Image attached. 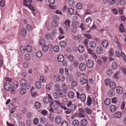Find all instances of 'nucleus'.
<instances>
[{"label":"nucleus","instance_id":"79ce46f5","mask_svg":"<svg viewBox=\"0 0 126 126\" xmlns=\"http://www.w3.org/2000/svg\"><path fill=\"white\" fill-rule=\"evenodd\" d=\"M10 108L12 110L11 112V113H14L15 111L16 108H15V106L12 104H10Z\"/></svg>","mask_w":126,"mask_h":126},{"label":"nucleus","instance_id":"6ab92c4d","mask_svg":"<svg viewBox=\"0 0 126 126\" xmlns=\"http://www.w3.org/2000/svg\"><path fill=\"white\" fill-rule=\"evenodd\" d=\"M20 84L22 86H26L27 85V81L25 79H23L21 80Z\"/></svg>","mask_w":126,"mask_h":126},{"label":"nucleus","instance_id":"a878e982","mask_svg":"<svg viewBox=\"0 0 126 126\" xmlns=\"http://www.w3.org/2000/svg\"><path fill=\"white\" fill-rule=\"evenodd\" d=\"M59 45L62 47L64 48L66 46V43L64 41H61L59 43Z\"/></svg>","mask_w":126,"mask_h":126},{"label":"nucleus","instance_id":"69168bd1","mask_svg":"<svg viewBox=\"0 0 126 126\" xmlns=\"http://www.w3.org/2000/svg\"><path fill=\"white\" fill-rule=\"evenodd\" d=\"M30 59V56L28 54H27L25 55V59L26 60H29Z\"/></svg>","mask_w":126,"mask_h":126},{"label":"nucleus","instance_id":"58836bf2","mask_svg":"<svg viewBox=\"0 0 126 126\" xmlns=\"http://www.w3.org/2000/svg\"><path fill=\"white\" fill-rule=\"evenodd\" d=\"M119 30L121 32H125V30L124 29V27L123 24H121L119 27Z\"/></svg>","mask_w":126,"mask_h":126},{"label":"nucleus","instance_id":"4d7b16f0","mask_svg":"<svg viewBox=\"0 0 126 126\" xmlns=\"http://www.w3.org/2000/svg\"><path fill=\"white\" fill-rule=\"evenodd\" d=\"M51 87L49 84H48L46 85V89L47 92H49L50 90Z\"/></svg>","mask_w":126,"mask_h":126},{"label":"nucleus","instance_id":"1a4fd4ad","mask_svg":"<svg viewBox=\"0 0 126 126\" xmlns=\"http://www.w3.org/2000/svg\"><path fill=\"white\" fill-rule=\"evenodd\" d=\"M4 87L6 90L8 91L11 90V86L9 83L6 82L5 83L4 85Z\"/></svg>","mask_w":126,"mask_h":126},{"label":"nucleus","instance_id":"052dcab7","mask_svg":"<svg viewBox=\"0 0 126 126\" xmlns=\"http://www.w3.org/2000/svg\"><path fill=\"white\" fill-rule=\"evenodd\" d=\"M23 65L24 67L25 68H27L29 65V63L27 62H24L23 64Z\"/></svg>","mask_w":126,"mask_h":126},{"label":"nucleus","instance_id":"6e6d98bb","mask_svg":"<svg viewBox=\"0 0 126 126\" xmlns=\"http://www.w3.org/2000/svg\"><path fill=\"white\" fill-rule=\"evenodd\" d=\"M68 124L66 121H63L61 123V126H68Z\"/></svg>","mask_w":126,"mask_h":126},{"label":"nucleus","instance_id":"37998d69","mask_svg":"<svg viewBox=\"0 0 126 126\" xmlns=\"http://www.w3.org/2000/svg\"><path fill=\"white\" fill-rule=\"evenodd\" d=\"M92 111L90 109L86 108L85 109V112H86L88 114H90L92 113Z\"/></svg>","mask_w":126,"mask_h":126},{"label":"nucleus","instance_id":"de8ad7c7","mask_svg":"<svg viewBox=\"0 0 126 126\" xmlns=\"http://www.w3.org/2000/svg\"><path fill=\"white\" fill-rule=\"evenodd\" d=\"M106 72L107 75L109 76L111 75L113 73L112 70L110 69H108Z\"/></svg>","mask_w":126,"mask_h":126},{"label":"nucleus","instance_id":"a19ab883","mask_svg":"<svg viewBox=\"0 0 126 126\" xmlns=\"http://www.w3.org/2000/svg\"><path fill=\"white\" fill-rule=\"evenodd\" d=\"M51 27L53 28H55L58 26V23L53 21L51 24Z\"/></svg>","mask_w":126,"mask_h":126},{"label":"nucleus","instance_id":"4468645a","mask_svg":"<svg viewBox=\"0 0 126 126\" xmlns=\"http://www.w3.org/2000/svg\"><path fill=\"white\" fill-rule=\"evenodd\" d=\"M55 122L56 123L58 124H60L62 121L61 117L59 116H56L55 119Z\"/></svg>","mask_w":126,"mask_h":126},{"label":"nucleus","instance_id":"ea45409f","mask_svg":"<svg viewBox=\"0 0 126 126\" xmlns=\"http://www.w3.org/2000/svg\"><path fill=\"white\" fill-rule=\"evenodd\" d=\"M68 13L70 15H73L74 13V10L72 8H69L68 9Z\"/></svg>","mask_w":126,"mask_h":126},{"label":"nucleus","instance_id":"b1692460","mask_svg":"<svg viewBox=\"0 0 126 126\" xmlns=\"http://www.w3.org/2000/svg\"><path fill=\"white\" fill-rule=\"evenodd\" d=\"M116 91L118 94H120L122 93L123 89L120 86H118L116 88Z\"/></svg>","mask_w":126,"mask_h":126},{"label":"nucleus","instance_id":"338daca9","mask_svg":"<svg viewBox=\"0 0 126 126\" xmlns=\"http://www.w3.org/2000/svg\"><path fill=\"white\" fill-rule=\"evenodd\" d=\"M46 42V41L44 39H41L40 42V45H45L44 44Z\"/></svg>","mask_w":126,"mask_h":126},{"label":"nucleus","instance_id":"72a5a7b5","mask_svg":"<svg viewBox=\"0 0 126 126\" xmlns=\"http://www.w3.org/2000/svg\"><path fill=\"white\" fill-rule=\"evenodd\" d=\"M104 103L105 105L109 106L110 103V100L109 98H106L105 100Z\"/></svg>","mask_w":126,"mask_h":126},{"label":"nucleus","instance_id":"f8f14e48","mask_svg":"<svg viewBox=\"0 0 126 126\" xmlns=\"http://www.w3.org/2000/svg\"><path fill=\"white\" fill-rule=\"evenodd\" d=\"M60 95L62 97H64L66 95V91L64 90H62L59 92Z\"/></svg>","mask_w":126,"mask_h":126},{"label":"nucleus","instance_id":"49530a36","mask_svg":"<svg viewBox=\"0 0 126 126\" xmlns=\"http://www.w3.org/2000/svg\"><path fill=\"white\" fill-rule=\"evenodd\" d=\"M36 55L37 57L40 58L42 56V52L41 51H38L36 54Z\"/></svg>","mask_w":126,"mask_h":126},{"label":"nucleus","instance_id":"a211bd4d","mask_svg":"<svg viewBox=\"0 0 126 126\" xmlns=\"http://www.w3.org/2000/svg\"><path fill=\"white\" fill-rule=\"evenodd\" d=\"M20 34L22 36H25L27 33V31L25 29H22L20 31Z\"/></svg>","mask_w":126,"mask_h":126},{"label":"nucleus","instance_id":"bb28decb","mask_svg":"<svg viewBox=\"0 0 126 126\" xmlns=\"http://www.w3.org/2000/svg\"><path fill=\"white\" fill-rule=\"evenodd\" d=\"M79 121L76 119L74 120L72 122V125L73 126H78L79 125Z\"/></svg>","mask_w":126,"mask_h":126},{"label":"nucleus","instance_id":"c85d7f7f","mask_svg":"<svg viewBox=\"0 0 126 126\" xmlns=\"http://www.w3.org/2000/svg\"><path fill=\"white\" fill-rule=\"evenodd\" d=\"M36 87L38 89H40L41 87V84L39 81H37L35 84Z\"/></svg>","mask_w":126,"mask_h":126},{"label":"nucleus","instance_id":"0e129e2a","mask_svg":"<svg viewBox=\"0 0 126 126\" xmlns=\"http://www.w3.org/2000/svg\"><path fill=\"white\" fill-rule=\"evenodd\" d=\"M112 102L113 103L116 104L117 102V98L116 97L112 98L111 99Z\"/></svg>","mask_w":126,"mask_h":126},{"label":"nucleus","instance_id":"f03ea898","mask_svg":"<svg viewBox=\"0 0 126 126\" xmlns=\"http://www.w3.org/2000/svg\"><path fill=\"white\" fill-rule=\"evenodd\" d=\"M77 98L78 99H80L81 101L83 102L85 101L86 99V96L84 94H80L78 92H76Z\"/></svg>","mask_w":126,"mask_h":126},{"label":"nucleus","instance_id":"7c9ffc66","mask_svg":"<svg viewBox=\"0 0 126 126\" xmlns=\"http://www.w3.org/2000/svg\"><path fill=\"white\" fill-rule=\"evenodd\" d=\"M118 66V65L115 62H113L111 65V68L113 69H116Z\"/></svg>","mask_w":126,"mask_h":126},{"label":"nucleus","instance_id":"0eeeda50","mask_svg":"<svg viewBox=\"0 0 126 126\" xmlns=\"http://www.w3.org/2000/svg\"><path fill=\"white\" fill-rule=\"evenodd\" d=\"M70 20L69 19L67 20L64 22V28H66V29L67 30H68L67 29L69 28L70 27Z\"/></svg>","mask_w":126,"mask_h":126},{"label":"nucleus","instance_id":"13d9d810","mask_svg":"<svg viewBox=\"0 0 126 126\" xmlns=\"http://www.w3.org/2000/svg\"><path fill=\"white\" fill-rule=\"evenodd\" d=\"M110 79H107L105 80V83L106 86H108L110 84Z\"/></svg>","mask_w":126,"mask_h":126},{"label":"nucleus","instance_id":"412c9836","mask_svg":"<svg viewBox=\"0 0 126 126\" xmlns=\"http://www.w3.org/2000/svg\"><path fill=\"white\" fill-rule=\"evenodd\" d=\"M109 96L111 97L114 96L115 95V92L113 89H110L108 92Z\"/></svg>","mask_w":126,"mask_h":126},{"label":"nucleus","instance_id":"864d4df0","mask_svg":"<svg viewBox=\"0 0 126 126\" xmlns=\"http://www.w3.org/2000/svg\"><path fill=\"white\" fill-rule=\"evenodd\" d=\"M26 92V90L24 88H22L20 90V93L22 94H25Z\"/></svg>","mask_w":126,"mask_h":126},{"label":"nucleus","instance_id":"603ef678","mask_svg":"<svg viewBox=\"0 0 126 126\" xmlns=\"http://www.w3.org/2000/svg\"><path fill=\"white\" fill-rule=\"evenodd\" d=\"M77 85V82L75 80L73 81L71 83V86L73 88L76 87Z\"/></svg>","mask_w":126,"mask_h":126},{"label":"nucleus","instance_id":"8fccbe9b","mask_svg":"<svg viewBox=\"0 0 126 126\" xmlns=\"http://www.w3.org/2000/svg\"><path fill=\"white\" fill-rule=\"evenodd\" d=\"M53 50L55 52H58L59 50V47L58 46H55L53 47Z\"/></svg>","mask_w":126,"mask_h":126},{"label":"nucleus","instance_id":"c9c22d12","mask_svg":"<svg viewBox=\"0 0 126 126\" xmlns=\"http://www.w3.org/2000/svg\"><path fill=\"white\" fill-rule=\"evenodd\" d=\"M59 17L57 15L54 16L53 17V21L58 23V22L59 20Z\"/></svg>","mask_w":126,"mask_h":126},{"label":"nucleus","instance_id":"2f4dec72","mask_svg":"<svg viewBox=\"0 0 126 126\" xmlns=\"http://www.w3.org/2000/svg\"><path fill=\"white\" fill-rule=\"evenodd\" d=\"M68 95L69 98H73L74 97V93L73 92L70 91L69 92Z\"/></svg>","mask_w":126,"mask_h":126},{"label":"nucleus","instance_id":"473e14b6","mask_svg":"<svg viewBox=\"0 0 126 126\" xmlns=\"http://www.w3.org/2000/svg\"><path fill=\"white\" fill-rule=\"evenodd\" d=\"M72 65L74 67H77L79 66V63L77 61L74 60L73 62Z\"/></svg>","mask_w":126,"mask_h":126},{"label":"nucleus","instance_id":"cd10ccee","mask_svg":"<svg viewBox=\"0 0 126 126\" xmlns=\"http://www.w3.org/2000/svg\"><path fill=\"white\" fill-rule=\"evenodd\" d=\"M78 50L79 52L81 53L83 52L84 50V46L82 45L79 46L78 47Z\"/></svg>","mask_w":126,"mask_h":126},{"label":"nucleus","instance_id":"a18cd8bd","mask_svg":"<svg viewBox=\"0 0 126 126\" xmlns=\"http://www.w3.org/2000/svg\"><path fill=\"white\" fill-rule=\"evenodd\" d=\"M26 50L28 52H31L32 50V49L31 47L29 45H27L25 48Z\"/></svg>","mask_w":126,"mask_h":126},{"label":"nucleus","instance_id":"6e6552de","mask_svg":"<svg viewBox=\"0 0 126 126\" xmlns=\"http://www.w3.org/2000/svg\"><path fill=\"white\" fill-rule=\"evenodd\" d=\"M49 106H52L54 110H57L59 109V107L58 106L57 104H54L53 101V102H51L50 103Z\"/></svg>","mask_w":126,"mask_h":126},{"label":"nucleus","instance_id":"680f3d73","mask_svg":"<svg viewBox=\"0 0 126 126\" xmlns=\"http://www.w3.org/2000/svg\"><path fill=\"white\" fill-rule=\"evenodd\" d=\"M109 53L110 55L111 56H112L114 55V52L113 49H111L109 51Z\"/></svg>","mask_w":126,"mask_h":126},{"label":"nucleus","instance_id":"20e7f679","mask_svg":"<svg viewBox=\"0 0 126 126\" xmlns=\"http://www.w3.org/2000/svg\"><path fill=\"white\" fill-rule=\"evenodd\" d=\"M86 63L87 66L89 68H92L94 65L93 61L90 59L87 60L86 61Z\"/></svg>","mask_w":126,"mask_h":126},{"label":"nucleus","instance_id":"c756f323","mask_svg":"<svg viewBox=\"0 0 126 126\" xmlns=\"http://www.w3.org/2000/svg\"><path fill=\"white\" fill-rule=\"evenodd\" d=\"M70 109L72 111H74L77 108L76 105L75 104H73L70 107Z\"/></svg>","mask_w":126,"mask_h":126},{"label":"nucleus","instance_id":"9d476101","mask_svg":"<svg viewBox=\"0 0 126 126\" xmlns=\"http://www.w3.org/2000/svg\"><path fill=\"white\" fill-rule=\"evenodd\" d=\"M88 81L87 79H86L84 77H82L80 79V82L81 84L82 85L87 83Z\"/></svg>","mask_w":126,"mask_h":126},{"label":"nucleus","instance_id":"e433bc0d","mask_svg":"<svg viewBox=\"0 0 126 126\" xmlns=\"http://www.w3.org/2000/svg\"><path fill=\"white\" fill-rule=\"evenodd\" d=\"M82 7V5L81 3H78L76 5V8L78 9H81Z\"/></svg>","mask_w":126,"mask_h":126},{"label":"nucleus","instance_id":"bf43d9fd","mask_svg":"<svg viewBox=\"0 0 126 126\" xmlns=\"http://www.w3.org/2000/svg\"><path fill=\"white\" fill-rule=\"evenodd\" d=\"M44 77L43 76H41L40 78V80L41 82H44L46 81V80L44 79Z\"/></svg>","mask_w":126,"mask_h":126},{"label":"nucleus","instance_id":"4c0bfd02","mask_svg":"<svg viewBox=\"0 0 126 126\" xmlns=\"http://www.w3.org/2000/svg\"><path fill=\"white\" fill-rule=\"evenodd\" d=\"M42 48V50L44 52L47 51L48 49L47 46L46 45H43Z\"/></svg>","mask_w":126,"mask_h":126},{"label":"nucleus","instance_id":"7ed1b4c3","mask_svg":"<svg viewBox=\"0 0 126 126\" xmlns=\"http://www.w3.org/2000/svg\"><path fill=\"white\" fill-rule=\"evenodd\" d=\"M18 82L16 81H15L12 83V89L11 90V93L14 91L18 87L19 85Z\"/></svg>","mask_w":126,"mask_h":126},{"label":"nucleus","instance_id":"ddd939ff","mask_svg":"<svg viewBox=\"0 0 126 126\" xmlns=\"http://www.w3.org/2000/svg\"><path fill=\"white\" fill-rule=\"evenodd\" d=\"M101 44L102 46L104 47H106L109 46L108 42L105 40H104L102 41Z\"/></svg>","mask_w":126,"mask_h":126},{"label":"nucleus","instance_id":"aec40b11","mask_svg":"<svg viewBox=\"0 0 126 126\" xmlns=\"http://www.w3.org/2000/svg\"><path fill=\"white\" fill-rule=\"evenodd\" d=\"M109 85L111 89L113 90L116 88V85L115 83L113 82H110V83Z\"/></svg>","mask_w":126,"mask_h":126},{"label":"nucleus","instance_id":"f704fd0d","mask_svg":"<svg viewBox=\"0 0 126 126\" xmlns=\"http://www.w3.org/2000/svg\"><path fill=\"white\" fill-rule=\"evenodd\" d=\"M122 115V113L120 111H118L115 114V117L117 118H120Z\"/></svg>","mask_w":126,"mask_h":126},{"label":"nucleus","instance_id":"09e8293b","mask_svg":"<svg viewBox=\"0 0 126 126\" xmlns=\"http://www.w3.org/2000/svg\"><path fill=\"white\" fill-rule=\"evenodd\" d=\"M74 57L73 56L71 55H68L67 56V58L69 60L70 62H72L74 59Z\"/></svg>","mask_w":126,"mask_h":126},{"label":"nucleus","instance_id":"3c124183","mask_svg":"<svg viewBox=\"0 0 126 126\" xmlns=\"http://www.w3.org/2000/svg\"><path fill=\"white\" fill-rule=\"evenodd\" d=\"M26 28L28 31H31L32 28V26L30 24H27L26 27Z\"/></svg>","mask_w":126,"mask_h":126},{"label":"nucleus","instance_id":"4be33fe9","mask_svg":"<svg viewBox=\"0 0 126 126\" xmlns=\"http://www.w3.org/2000/svg\"><path fill=\"white\" fill-rule=\"evenodd\" d=\"M116 109V106L114 105H111L110 107V111L112 112H115Z\"/></svg>","mask_w":126,"mask_h":126},{"label":"nucleus","instance_id":"c03bdc74","mask_svg":"<svg viewBox=\"0 0 126 126\" xmlns=\"http://www.w3.org/2000/svg\"><path fill=\"white\" fill-rule=\"evenodd\" d=\"M35 106L37 109L40 108L41 106V104L38 102H36L35 103Z\"/></svg>","mask_w":126,"mask_h":126},{"label":"nucleus","instance_id":"dca6fc26","mask_svg":"<svg viewBox=\"0 0 126 126\" xmlns=\"http://www.w3.org/2000/svg\"><path fill=\"white\" fill-rule=\"evenodd\" d=\"M92 100L91 98L89 96L88 97L87 101L85 104L87 105L88 106H90L91 104Z\"/></svg>","mask_w":126,"mask_h":126},{"label":"nucleus","instance_id":"5701e85b","mask_svg":"<svg viewBox=\"0 0 126 126\" xmlns=\"http://www.w3.org/2000/svg\"><path fill=\"white\" fill-rule=\"evenodd\" d=\"M81 124L82 126H86L87 124V121L86 119L84 118L81 120Z\"/></svg>","mask_w":126,"mask_h":126},{"label":"nucleus","instance_id":"393cba45","mask_svg":"<svg viewBox=\"0 0 126 126\" xmlns=\"http://www.w3.org/2000/svg\"><path fill=\"white\" fill-rule=\"evenodd\" d=\"M90 47L92 48H94L96 46V43L94 41H91L89 44Z\"/></svg>","mask_w":126,"mask_h":126},{"label":"nucleus","instance_id":"9b49d317","mask_svg":"<svg viewBox=\"0 0 126 126\" xmlns=\"http://www.w3.org/2000/svg\"><path fill=\"white\" fill-rule=\"evenodd\" d=\"M80 70L81 71H84L86 69V65L84 63H81L79 65Z\"/></svg>","mask_w":126,"mask_h":126},{"label":"nucleus","instance_id":"f3484780","mask_svg":"<svg viewBox=\"0 0 126 126\" xmlns=\"http://www.w3.org/2000/svg\"><path fill=\"white\" fill-rule=\"evenodd\" d=\"M57 59L59 62H62L64 60V56L62 55H59Z\"/></svg>","mask_w":126,"mask_h":126},{"label":"nucleus","instance_id":"39448f33","mask_svg":"<svg viewBox=\"0 0 126 126\" xmlns=\"http://www.w3.org/2000/svg\"><path fill=\"white\" fill-rule=\"evenodd\" d=\"M78 110L79 112L78 114L79 116L80 117H85V115L84 114L85 113V109L84 110V109L82 108H79Z\"/></svg>","mask_w":126,"mask_h":126},{"label":"nucleus","instance_id":"2eb2a0df","mask_svg":"<svg viewBox=\"0 0 126 126\" xmlns=\"http://www.w3.org/2000/svg\"><path fill=\"white\" fill-rule=\"evenodd\" d=\"M96 51L98 54H101L103 52V49L101 47L99 46L96 47Z\"/></svg>","mask_w":126,"mask_h":126},{"label":"nucleus","instance_id":"774afa93","mask_svg":"<svg viewBox=\"0 0 126 126\" xmlns=\"http://www.w3.org/2000/svg\"><path fill=\"white\" fill-rule=\"evenodd\" d=\"M49 118L51 121L53 122L54 120V117L52 114H50V115Z\"/></svg>","mask_w":126,"mask_h":126},{"label":"nucleus","instance_id":"5fc2aeb1","mask_svg":"<svg viewBox=\"0 0 126 126\" xmlns=\"http://www.w3.org/2000/svg\"><path fill=\"white\" fill-rule=\"evenodd\" d=\"M54 89L56 91H58L60 89V87L58 84H56L54 86Z\"/></svg>","mask_w":126,"mask_h":126},{"label":"nucleus","instance_id":"423d86ee","mask_svg":"<svg viewBox=\"0 0 126 126\" xmlns=\"http://www.w3.org/2000/svg\"><path fill=\"white\" fill-rule=\"evenodd\" d=\"M57 81H59L61 82H63L65 80V78L62 75H59L57 77H55Z\"/></svg>","mask_w":126,"mask_h":126},{"label":"nucleus","instance_id":"e2e57ef3","mask_svg":"<svg viewBox=\"0 0 126 126\" xmlns=\"http://www.w3.org/2000/svg\"><path fill=\"white\" fill-rule=\"evenodd\" d=\"M5 4V3L4 2V0H2L0 1V5L1 6L3 7L4 6V5Z\"/></svg>","mask_w":126,"mask_h":126},{"label":"nucleus","instance_id":"f257e3e1","mask_svg":"<svg viewBox=\"0 0 126 126\" xmlns=\"http://www.w3.org/2000/svg\"><path fill=\"white\" fill-rule=\"evenodd\" d=\"M43 101L45 103L47 104L49 102L50 103L53 101L52 100V98L50 95L47 94L46 96L44 97Z\"/></svg>","mask_w":126,"mask_h":126}]
</instances>
